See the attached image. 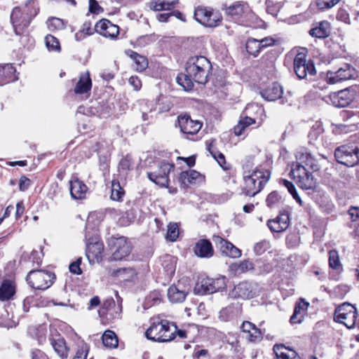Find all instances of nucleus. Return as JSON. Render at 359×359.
I'll list each match as a JSON object with an SVG mask.
<instances>
[{"label":"nucleus","instance_id":"f257e3e1","mask_svg":"<svg viewBox=\"0 0 359 359\" xmlns=\"http://www.w3.org/2000/svg\"><path fill=\"white\" fill-rule=\"evenodd\" d=\"M186 74L177 77V83L185 90L194 87V81L199 84H205L212 69L208 59L202 55L190 57L186 63Z\"/></svg>","mask_w":359,"mask_h":359},{"label":"nucleus","instance_id":"f03ea898","mask_svg":"<svg viewBox=\"0 0 359 359\" xmlns=\"http://www.w3.org/2000/svg\"><path fill=\"white\" fill-rule=\"evenodd\" d=\"M39 8L34 0H29L22 7H15L11 14V21L16 35H21L37 15Z\"/></svg>","mask_w":359,"mask_h":359},{"label":"nucleus","instance_id":"7ed1b4c3","mask_svg":"<svg viewBox=\"0 0 359 359\" xmlns=\"http://www.w3.org/2000/svg\"><path fill=\"white\" fill-rule=\"evenodd\" d=\"M270 178L269 170L256 168L253 170L243 172L244 186L243 194L247 196H254L259 193Z\"/></svg>","mask_w":359,"mask_h":359},{"label":"nucleus","instance_id":"20e7f679","mask_svg":"<svg viewBox=\"0 0 359 359\" xmlns=\"http://www.w3.org/2000/svg\"><path fill=\"white\" fill-rule=\"evenodd\" d=\"M176 330L177 326L166 320L153 319L145 335L154 341L167 342L175 338Z\"/></svg>","mask_w":359,"mask_h":359},{"label":"nucleus","instance_id":"39448f33","mask_svg":"<svg viewBox=\"0 0 359 359\" xmlns=\"http://www.w3.org/2000/svg\"><path fill=\"white\" fill-rule=\"evenodd\" d=\"M55 279L54 273L46 270H32L26 277L27 284L35 290H46Z\"/></svg>","mask_w":359,"mask_h":359},{"label":"nucleus","instance_id":"423d86ee","mask_svg":"<svg viewBox=\"0 0 359 359\" xmlns=\"http://www.w3.org/2000/svg\"><path fill=\"white\" fill-rule=\"evenodd\" d=\"M290 175L301 189H311L316 185V181L312 173L300 163L294 162L291 164Z\"/></svg>","mask_w":359,"mask_h":359},{"label":"nucleus","instance_id":"0eeeda50","mask_svg":"<svg viewBox=\"0 0 359 359\" xmlns=\"http://www.w3.org/2000/svg\"><path fill=\"white\" fill-rule=\"evenodd\" d=\"M358 313L354 306L344 303L337 306L334 311V321L344 324L347 328L352 329L356 325Z\"/></svg>","mask_w":359,"mask_h":359},{"label":"nucleus","instance_id":"6e6552de","mask_svg":"<svg viewBox=\"0 0 359 359\" xmlns=\"http://www.w3.org/2000/svg\"><path fill=\"white\" fill-rule=\"evenodd\" d=\"M228 279L224 276H219L213 278L205 277L203 278L197 283L195 290L198 294H212L226 289Z\"/></svg>","mask_w":359,"mask_h":359},{"label":"nucleus","instance_id":"1a4fd4ad","mask_svg":"<svg viewBox=\"0 0 359 359\" xmlns=\"http://www.w3.org/2000/svg\"><path fill=\"white\" fill-rule=\"evenodd\" d=\"M359 149L356 146L342 145L334 151V156L338 163L348 167L359 163Z\"/></svg>","mask_w":359,"mask_h":359},{"label":"nucleus","instance_id":"9d476101","mask_svg":"<svg viewBox=\"0 0 359 359\" xmlns=\"http://www.w3.org/2000/svg\"><path fill=\"white\" fill-rule=\"evenodd\" d=\"M194 18L207 27H217L222 21V15L218 11L203 6H198L195 9Z\"/></svg>","mask_w":359,"mask_h":359},{"label":"nucleus","instance_id":"9b49d317","mask_svg":"<svg viewBox=\"0 0 359 359\" xmlns=\"http://www.w3.org/2000/svg\"><path fill=\"white\" fill-rule=\"evenodd\" d=\"M358 76L355 69L349 64H344L338 69L328 70L326 73V81L329 84H335L346 80L355 79Z\"/></svg>","mask_w":359,"mask_h":359},{"label":"nucleus","instance_id":"f8f14e48","mask_svg":"<svg viewBox=\"0 0 359 359\" xmlns=\"http://www.w3.org/2000/svg\"><path fill=\"white\" fill-rule=\"evenodd\" d=\"M109 245L114 248L111 257L112 261L127 260L132 252L133 245L126 237L112 238Z\"/></svg>","mask_w":359,"mask_h":359},{"label":"nucleus","instance_id":"ddd939ff","mask_svg":"<svg viewBox=\"0 0 359 359\" xmlns=\"http://www.w3.org/2000/svg\"><path fill=\"white\" fill-rule=\"evenodd\" d=\"M293 65L294 71L300 79H306L308 75L313 76L316 73L313 63L306 60V55L303 52L296 55Z\"/></svg>","mask_w":359,"mask_h":359},{"label":"nucleus","instance_id":"4468645a","mask_svg":"<svg viewBox=\"0 0 359 359\" xmlns=\"http://www.w3.org/2000/svg\"><path fill=\"white\" fill-rule=\"evenodd\" d=\"M141 110L142 113V118L144 121L149 119L147 112H151L155 109V103H160L162 106L160 107V111H168L172 107V102L170 98L164 95H161L156 100H142Z\"/></svg>","mask_w":359,"mask_h":359},{"label":"nucleus","instance_id":"2eb2a0df","mask_svg":"<svg viewBox=\"0 0 359 359\" xmlns=\"http://www.w3.org/2000/svg\"><path fill=\"white\" fill-rule=\"evenodd\" d=\"M258 286L255 283L246 281L241 282L235 285L230 292V296L233 298L250 299L257 294Z\"/></svg>","mask_w":359,"mask_h":359},{"label":"nucleus","instance_id":"dca6fc26","mask_svg":"<svg viewBox=\"0 0 359 359\" xmlns=\"http://www.w3.org/2000/svg\"><path fill=\"white\" fill-rule=\"evenodd\" d=\"M173 168V164L162 163L157 172L148 173V177L160 187H167L169 183V174Z\"/></svg>","mask_w":359,"mask_h":359},{"label":"nucleus","instance_id":"f3484780","mask_svg":"<svg viewBox=\"0 0 359 359\" xmlns=\"http://www.w3.org/2000/svg\"><path fill=\"white\" fill-rule=\"evenodd\" d=\"M95 30L99 34L111 39H116L119 34L118 26L107 19L97 22L95 25Z\"/></svg>","mask_w":359,"mask_h":359},{"label":"nucleus","instance_id":"a211bd4d","mask_svg":"<svg viewBox=\"0 0 359 359\" xmlns=\"http://www.w3.org/2000/svg\"><path fill=\"white\" fill-rule=\"evenodd\" d=\"M49 341L55 352L61 358L67 357L69 348L64 338L61 337L60 334L55 329L50 330Z\"/></svg>","mask_w":359,"mask_h":359},{"label":"nucleus","instance_id":"6ab92c4d","mask_svg":"<svg viewBox=\"0 0 359 359\" xmlns=\"http://www.w3.org/2000/svg\"><path fill=\"white\" fill-rule=\"evenodd\" d=\"M225 14L231 20L240 21L243 15H247L251 12L249 6L246 3L238 1L229 6H225L223 8Z\"/></svg>","mask_w":359,"mask_h":359},{"label":"nucleus","instance_id":"aec40b11","mask_svg":"<svg viewBox=\"0 0 359 359\" xmlns=\"http://www.w3.org/2000/svg\"><path fill=\"white\" fill-rule=\"evenodd\" d=\"M354 93L348 88L332 93L329 98L332 104L337 107H347L353 100Z\"/></svg>","mask_w":359,"mask_h":359},{"label":"nucleus","instance_id":"412c9836","mask_svg":"<svg viewBox=\"0 0 359 359\" xmlns=\"http://www.w3.org/2000/svg\"><path fill=\"white\" fill-rule=\"evenodd\" d=\"M178 123L181 131L187 135L196 134L202 126L201 122L192 120L188 115L179 116Z\"/></svg>","mask_w":359,"mask_h":359},{"label":"nucleus","instance_id":"4be33fe9","mask_svg":"<svg viewBox=\"0 0 359 359\" xmlns=\"http://www.w3.org/2000/svg\"><path fill=\"white\" fill-rule=\"evenodd\" d=\"M194 253L200 258H210L214 255L211 242L208 239H200L193 248Z\"/></svg>","mask_w":359,"mask_h":359},{"label":"nucleus","instance_id":"5701e85b","mask_svg":"<svg viewBox=\"0 0 359 359\" xmlns=\"http://www.w3.org/2000/svg\"><path fill=\"white\" fill-rule=\"evenodd\" d=\"M215 241L218 245L219 250L223 255L231 258H238L241 256V250L227 240L219 236H217Z\"/></svg>","mask_w":359,"mask_h":359},{"label":"nucleus","instance_id":"b1692460","mask_svg":"<svg viewBox=\"0 0 359 359\" xmlns=\"http://www.w3.org/2000/svg\"><path fill=\"white\" fill-rule=\"evenodd\" d=\"M289 214L283 212L274 219L269 220L267 225L271 231L279 233L285 231L289 226Z\"/></svg>","mask_w":359,"mask_h":359},{"label":"nucleus","instance_id":"393cba45","mask_svg":"<svg viewBox=\"0 0 359 359\" xmlns=\"http://www.w3.org/2000/svg\"><path fill=\"white\" fill-rule=\"evenodd\" d=\"M296 158L297 161L296 163H300L301 165L304 164L309 167L313 171L318 170L320 168L318 160L305 149H302L297 151Z\"/></svg>","mask_w":359,"mask_h":359},{"label":"nucleus","instance_id":"a878e982","mask_svg":"<svg viewBox=\"0 0 359 359\" xmlns=\"http://www.w3.org/2000/svg\"><path fill=\"white\" fill-rule=\"evenodd\" d=\"M16 292V284L14 280L5 279L0 285V300L9 301Z\"/></svg>","mask_w":359,"mask_h":359},{"label":"nucleus","instance_id":"bb28decb","mask_svg":"<svg viewBox=\"0 0 359 359\" xmlns=\"http://www.w3.org/2000/svg\"><path fill=\"white\" fill-rule=\"evenodd\" d=\"M331 26L330 23L327 20H323L317 22L311 28L309 33L312 37L318 39H325L330 34Z\"/></svg>","mask_w":359,"mask_h":359},{"label":"nucleus","instance_id":"cd10ccee","mask_svg":"<svg viewBox=\"0 0 359 359\" xmlns=\"http://www.w3.org/2000/svg\"><path fill=\"white\" fill-rule=\"evenodd\" d=\"M16 70L11 64L0 65V85L3 86L18 79Z\"/></svg>","mask_w":359,"mask_h":359},{"label":"nucleus","instance_id":"c85d7f7f","mask_svg":"<svg viewBox=\"0 0 359 359\" xmlns=\"http://www.w3.org/2000/svg\"><path fill=\"white\" fill-rule=\"evenodd\" d=\"M88 189L87 186L77 178L70 181V193L72 197L74 199L80 200L84 198Z\"/></svg>","mask_w":359,"mask_h":359},{"label":"nucleus","instance_id":"c756f323","mask_svg":"<svg viewBox=\"0 0 359 359\" xmlns=\"http://www.w3.org/2000/svg\"><path fill=\"white\" fill-rule=\"evenodd\" d=\"M104 250L103 244L100 242L90 243L86 245V256L90 262H100Z\"/></svg>","mask_w":359,"mask_h":359},{"label":"nucleus","instance_id":"7c9ffc66","mask_svg":"<svg viewBox=\"0 0 359 359\" xmlns=\"http://www.w3.org/2000/svg\"><path fill=\"white\" fill-rule=\"evenodd\" d=\"M92 88V81L89 72H85L80 74L79 80L74 87L76 94H84L90 91Z\"/></svg>","mask_w":359,"mask_h":359},{"label":"nucleus","instance_id":"2f4dec72","mask_svg":"<svg viewBox=\"0 0 359 359\" xmlns=\"http://www.w3.org/2000/svg\"><path fill=\"white\" fill-rule=\"evenodd\" d=\"M283 88L278 83H273L261 92L262 97L268 101H275L281 97Z\"/></svg>","mask_w":359,"mask_h":359},{"label":"nucleus","instance_id":"473e14b6","mask_svg":"<svg viewBox=\"0 0 359 359\" xmlns=\"http://www.w3.org/2000/svg\"><path fill=\"white\" fill-rule=\"evenodd\" d=\"M273 351L277 359H301L297 353L283 344H276L273 346Z\"/></svg>","mask_w":359,"mask_h":359},{"label":"nucleus","instance_id":"72a5a7b5","mask_svg":"<svg viewBox=\"0 0 359 359\" xmlns=\"http://www.w3.org/2000/svg\"><path fill=\"white\" fill-rule=\"evenodd\" d=\"M177 4L178 0H151L149 3V7L155 11H171Z\"/></svg>","mask_w":359,"mask_h":359},{"label":"nucleus","instance_id":"f704fd0d","mask_svg":"<svg viewBox=\"0 0 359 359\" xmlns=\"http://www.w3.org/2000/svg\"><path fill=\"white\" fill-rule=\"evenodd\" d=\"M309 304L304 299L295 305L294 313L290 317L291 323H300L303 320L304 316L307 311Z\"/></svg>","mask_w":359,"mask_h":359},{"label":"nucleus","instance_id":"c9c22d12","mask_svg":"<svg viewBox=\"0 0 359 359\" xmlns=\"http://www.w3.org/2000/svg\"><path fill=\"white\" fill-rule=\"evenodd\" d=\"M126 54L130 57L135 63V69L137 72H143L148 67V60L147 57L143 55L138 54L137 53L132 50H126Z\"/></svg>","mask_w":359,"mask_h":359},{"label":"nucleus","instance_id":"e433bc0d","mask_svg":"<svg viewBox=\"0 0 359 359\" xmlns=\"http://www.w3.org/2000/svg\"><path fill=\"white\" fill-rule=\"evenodd\" d=\"M240 313V306L238 305L231 304L222 309L219 315V318L224 322H227L236 318Z\"/></svg>","mask_w":359,"mask_h":359},{"label":"nucleus","instance_id":"4c0bfd02","mask_svg":"<svg viewBox=\"0 0 359 359\" xmlns=\"http://www.w3.org/2000/svg\"><path fill=\"white\" fill-rule=\"evenodd\" d=\"M215 142V140H212L210 143H207V149L223 169L228 170L229 166L226 165L224 155L217 149Z\"/></svg>","mask_w":359,"mask_h":359},{"label":"nucleus","instance_id":"58836bf2","mask_svg":"<svg viewBox=\"0 0 359 359\" xmlns=\"http://www.w3.org/2000/svg\"><path fill=\"white\" fill-rule=\"evenodd\" d=\"M187 296V292L180 290L176 285H171L168 290V297L172 303L182 302Z\"/></svg>","mask_w":359,"mask_h":359},{"label":"nucleus","instance_id":"ea45409f","mask_svg":"<svg viewBox=\"0 0 359 359\" xmlns=\"http://www.w3.org/2000/svg\"><path fill=\"white\" fill-rule=\"evenodd\" d=\"M201 177V174L194 170H190L188 171H183L180 173V181L182 185L187 187L189 184H194Z\"/></svg>","mask_w":359,"mask_h":359},{"label":"nucleus","instance_id":"a19ab883","mask_svg":"<svg viewBox=\"0 0 359 359\" xmlns=\"http://www.w3.org/2000/svg\"><path fill=\"white\" fill-rule=\"evenodd\" d=\"M114 276H116L122 281H130L133 279L136 276V271L133 268H121L114 270L112 273Z\"/></svg>","mask_w":359,"mask_h":359},{"label":"nucleus","instance_id":"79ce46f5","mask_svg":"<svg viewBox=\"0 0 359 359\" xmlns=\"http://www.w3.org/2000/svg\"><path fill=\"white\" fill-rule=\"evenodd\" d=\"M102 343L107 348H116L118 346V337L115 332L111 330H107L102 334Z\"/></svg>","mask_w":359,"mask_h":359},{"label":"nucleus","instance_id":"37998d69","mask_svg":"<svg viewBox=\"0 0 359 359\" xmlns=\"http://www.w3.org/2000/svg\"><path fill=\"white\" fill-rule=\"evenodd\" d=\"M255 123V120L249 116H245L241 118L238 124L233 128V133L236 136H240L243 134L245 130L248 126L254 124Z\"/></svg>","mask_w":359,"mask_h":359},{"label":"nucleus","instance_id":"c03bdc74","mask_svg":"<svg viewBox=\"0 0 359 359\" xmlns=\"http://www.w3.org/2000/svg\"><path fill=\"white\" fill-rule=\"evenodd\" d=\"M125 194L123 189L121 187L118 180L113 179L111 181V199L120 201Z\"/></svg>","mask_w":359,"mask_h":359},{"label":"nucleus","instance_id":"a18cd8bd","mask_svg":"<svg viewBox=\"0 0 359 359\" xmlns=\"http://www.w3.org/2000/svg\"><path fill=\"white\" fill-rule=\"evenodd\" d=\"M162 266L168 276H172L175 271V258L170 255H165L162 262Z\"/></svg>","mask_w":359,"mask_h":359},{"label":"nucleus","instance_id":"49530a36","mask_svg":"<svg viewBox=\"0 0 359 359\" xmlns=\"http://www.w3.org/2000/svg\"><path fill=\"white\" fill-rule=\"evenodd\" d=\"M329 266L332 269L341 271L342 266L339 260L338 252L334 250L329 251Z\"/></svg>","mask_w":359,"mask_h":359},{"label":"nucleus","instance_id":"de8ad7c7","mask_svg":"<svg viewBox=\"0 0 359 359\" xmlns=\"http://www.w3.org/2000/svg\"><path fill=\"white\" fill-rule=\"evenodd\" d=\"M45 43L49 51H60V44L58 39L51 34L45 37Z\"/></svg>","mask_w":359,"mask_h":359},{"label":"nucleus","instance_id":"09e8293b","mask_svg":"<svg viewBox=\"0 0 359 359\" xmlns=\"http://www.w3.org/2000/svg\"><path fill=\"white\" fill-rule=\"evenodd\" d=\"M253 269V265L248 260H243L240 263H235L231 265V269L236 273H244Z\"/></svg>","mask_w":359,"mask_h":359},{"label":"nucleus","instance_id":"8fccbe9b","mask_svg":"<svg viewBox=\"0 0 359 359\" xmlns=\"http://www.w3.org/2000/svg\"><path fill=\"white\" fill-rule=\"evenodd\" d=\"M246 50L248 53L256 57L262 49L259 40L255 39H249L246 43Z\"/></svg>","mask_w":359,"mask_h":359},{"label":"nucleus","instance_id":"3c124183","mask_svg":"<svg viewBox=\"0 0 359 359\" xmlns=\"http://www.w3.org/2000/svg\"><path fill=\"white\" fill-rule=\"evenodd\" d=\"M47 26L50 31L54 32L63 29L65 27V24L62 19L51 18L47 22Z\"/></svg>","mask_w":359,"mask_h":359},{"label":"nucleus","instance_id":"603ef678","mask_svg":"<svg viewBox=\"0 0 359 359\" xmlns=\"http://www.w3.org/2000/svg\"><path fill=\"white\" fill-rule=\"evenodd\" d=\"M282 184L287 188L290 194L292 196L294 199L300 205H302V201L299 196L297 194V191L296 190V188L294 185L292 184V182L287 180H282Z\"/></svg>","mask_w":359,"mask_h":359},{"label":"nucleus","instance_id":"864d4df0","mask_svg":"<svg viewBox=\"0 0 359 359\" xmlns=\"http://www.w3.org/2000/svg\"><path fill=\"white\" fill-rule=\"evenodd\" d=\"M179 236V228L177 224H170L168 226L166 238L170 241H175Z\"/></svg>","mask_w":359,"mask_h":359},{"label":"nucleus","instance_id":"5fc2aeb1","mask_svg":"<svg viewBox=\"0 0 359 359\" xmlns=\"http://www.w3.org/2000/svg\"><path fill=\"white\" fill-rule=\"evenodd\" d=\"M271 247L269 241L266 240L261 241L257 243L254 246V251L256 255H260L269 250Z\"/></svg>","mask_w":359,"mask_h":359},{"label":"nucleus","instance_id":"6e6d98bb","mask_svg":"<svg viewBox=\"0 0 359 359\" xmlns=\"http://www.w3.org/2000/svg\"><path fill=\"white\" fill-rule=\"evenodd\" d=\"M135 215L133 211H126L118 219V222L122 226H128L133 221H134Z\"/></svg>","mask_w":359,"mask_h":359},{"label":"nucleus","instance_id":"4d7b16f0","mask_svg":"<svg viewBox=\"0 0 359 359\" xmlns=\"http://www.w3.org/2000/svg\"><path fill=\"white\" fill-rule=\"evenodd\" d=\"M341 0H317L316 5L320 10L330 9L337 4Z\"/></svg>","mask_w":359,"mask_h":359},{"label":"nucleus","instance_id":"13d9d810","mask_svg":"<svg viewBox=\"0 0 359 359\" xmlns=\"http://www.w3.org/2000/svg\"><path fill=\"white\" fill-rule=\"evenodd\" d=\"M154 41V37L152 35H144L137 38L136 43L138 46L144 47Z\"/></svg>","mask_w":359,"mask_h":359},{"label":"nucleus","instance_id":"bf43d9fd","mask_svg":"<svg viewBox=\"0 0 359 359\" xmlns=\"http://www.w3.org/2000/svg\"><path fill=\"white\" fill-rule=\"evenodd\" d=\"M280 199V196L276 191L270 193L266 198V204L269 208H273Z\"/></svg>","mask_w":359,"mask_h":359},{"label":"nucleus","instance_id":"052dcab7","mask_svg":"<svg viewBox=\"0 0 359 359\" xmlns=\"http://www.w3.org/2000/svg\"><path fill=\"white\" fill-rule=\"evenodd\" d=\"M337 19L339 21H341V22L346 23V24H348V25L351 24L349 14L344 8H339L338 10V12L337 14Z\"/></svg>","mask_w":359,"mask_h":359},{"label":"nucleus","instance_id":"680f3d73","mask_svg":"<svg viewBox=\"0 0 359 359\" xmlns=\"http://www.w3.org/2000/svg\"><path fill=\"white\" fill-rule=\"evenodd\" d=\"M266 4L269 12L278 11L283 6L282 3L277 0H266Z\"/></svg>","mask_w":359,"mask_h":359},{"label":"nucleus","instance_id":"e2e57ef3","mask_svg":"<svg viewBox=\"0 0 359 359\" xmlns=\"http://www.w3.org/2000/svg\"><path fill=\"white\" fill-rule=\"evenodd\" d=\"M262 339V334L261 331L255 326L252 332H249V339L251 341L256 342L259 341Z\"/></svg>","mask_w":359,"mask_h":359},{"label":"nucleus","instance_id":"0e129e2a","mask_svg":"<svg viewBox=\"0 0 359 359\" xmlns=\"http://www.w3.org/2000/svg\"><path fill=\"white\" fill-rule=\"evenodd\" d=\"M131 165L130 159L128 157L123 158L118 164L119 171L126 172L130 169Z\"/></svg>","mask_w":359,"mask_h":359},{"label":"nucleus","instance_id":"69168bd1","mask_svg":"<svg viewBox=\"0 0 359 359\" xmlns=\"http://www.w3.org/2000/svg\"><path fill=\"white\" fill-rule=\"evenodd\" d=\"M46 329L44 326H40L36 330V338L39 344H43L46 339Z\"/></svg>","mask_w":359,"mask_h":359},{"label":"nucleus","instance_id":"338daca9","mask_svg":"<svg viewBox=\"0 0 359 359\" xmlns=\"http://www.w3.org/2000/svg\"><path fill=\"white\" fill-rule=\"evenodd\" d=\"M85 34L90 36L93 34V29L90 21H86L81 26V29Z\"/></svg>","mask_w":359,"mask_h":359},{"label":"nucleus","instance_id":"774afa93","mask_svg":"<svg viewBox=\"0 0 359 359\" xmlns=\"http://www.w3.org/2000/svg\"><path fill=\"white\" fill-rule=\"evenodd\" d=\"M148 302H153L152 305L157 304L161 302V294L158 292L154 291L147 297Z\"/></svg>","mask_w":359,"mask_h":359}]
</instances>
